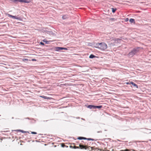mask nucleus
<instances>
[{"mask_svg":"<svg viewBox=\"0 0 151 151\" xmlns=\"http://www.w3.org/2000/svg\"><path fill=\"white\" fill-rule=\"evenodd\" d=\"M81 119H82L83 120H85V119H83V118H82Z\"/></svg>","mask_w":151,"mask_h":151,"instance_id":"2f4dec72","label":"nucleus"},{"mask_svg":"<svg viewBox=\"0 0 151 151\" xmlns=\"http://www.w3.org/2000/svg\"><path fill=\"white\" fill-rule=\"evenodd\" d=\"M40 44H41V45H44V43H43V42H40Z\"/></svg>","mask_w":151,"mask_h":151,"instance_id":"b1692460","label":"nucleus"},{"mask_svg":"<svg viewBox=\"0 0 151 151\" xmlns=\"http://www.w3.org/2000/svg\"><path fill=\"white\" fill-rule=\"evenodd\" d=\"M7 15L8 17H11V18H13V19H14V16H13V15H11V14H7Z\"/></svg>","mask_w":151,"mask_h":151,"instance_id":"dca6fc26","label":"nucleus"},{"mask_svg":"<svg viewBox=\"0 0 151 151\" xmlns=\"http://www.w3.org/2000/svg\"><path fill=\"white\" fill-rule=\"evenodd\" d=\"M12 119H14V117H12Z\"/></svg>","mask_w":151,"mask_h":151,"instance_id":"72a5a7b5","label":"nucleus"},{"mask_svg":"<svg viewBox=\"0 0 151 151\" xmlns=\"http://www.w3.org/2000/svg\"><path fill=\"white\" fill-rule=\"evenodd\" d=\"M142 48L140 47H136L134 48L128 54V56L129 58H132L134 55H136L139 52Z\"/></svg>","mask_w":151,"mask_h":151,"instance_id":"f257e3e1","label":"nucleus"},{"mask_svg":"<svg viewBox=\"0 0 151 151\" xmlns=\"http://www.w3.org/2000/svg\"><path fill=\"white\" fill-rule=\"evenodd\" d=\"M74 149L79 148V147H76V146H75L74 147Z\"/></svg>","mask_w":151,"mask_h":151,"instance_id":"bb28decb","label":"nucleus"},{"mask_svg":"<svg viewBox=\"0 0 151 151\" xmlns=\"http://www.w3.org/2000/svg\"><path fill=\"white\" fill-rule=\"evenodd\" d=\"M126 83L127 84V85H128V84H130V82H127Z\"/></svg>","mask_w":151,"mask_h":151,"instance_id":"393cba45","label":"nucleus"},{"mask_svg":"<svg viewBox=\"0 0 151 151\" xmlns=\"http://www.w3.org/2000/svg\"><path fill=\"white\" fill-rule=\"evenodd\" d=\"M12 1L15 3H17L19 2H21L22 0H13Z\"/></svg>","mask_w":151,"mask_h":151,"instance_id":"0eeeda50","label":"nucleus"},{"mask_svg":"<svg viewBox=\"0 0 151 151\" xmlns=\"http://www.w3.org/2000/svg\"><path fill=\"white\" fill-rule=\"evenodd\" d=\"M77 139H79V140L82 139H83V137H78V138Z\"/></svg>","mask_w":151,"mask_h":151,"instance_id":"4be33fe9","label":"nucleus"},{"mask_svg":"<svg viewBox=\"0 0 151 151\" xmlns=\"http://www.w3.org/2000/svg\"><path fill=\"white\" fill-rule=\"evenodd\" d=\"M68 18V15H64L62 17V19H65Z\"/></svg>","mask_w":151,"mask_h":151,"instance_id":"9b49d317","label":"nucleus"},{"mask_svg":"<svg viewBox=\"0 0 151 151\" xmlns=\"http://www.w3.org/2000/svg\"><path fill=\"white\" fill-rule=\"evenodd\" d=\"M121 151H128V150H124H124H122Z\"/></svg>","mask_w":151,"mask_h":151,"instance_id":"c756f323","label":"nucleus"},{"mask_svg":"<svg viewBox=\"0 0 151 151\" xmlns=\"http://www.w3.org/2000/svg\"><path fill=\"white\" fill-rule=\"evenodd\" d=\"M96 45L97 46V48H99L101 50H105L107 47V45L104 42L100 43H97L96 44Z\"/></svg>","mask_w":151,"mask_h":151,"instance_id":"f03ea898","label":"nucleus"},{"mask_svg":"<svg viewBox=\"0 0 151 151\" xmlns=\"http://www.w3.org/2000/svg\"><path fill=\"white\" fill-rule=\"evenodd\" d=\"M95 57H96V56L93 54L91 55L89 57V58H93Z\"/></svg>","mask_w":151,"mask_h":151,"instance_id":"2eb2a0df","label":"nucleus"},{"mask_svg":"<svg viewBox=\"0 0 151 151\" xmlns=\"http://www.w3.org/2000/svg\"><path fill=\"white\" fill-rule=\"evenodd\" d=\"M14 19H18L19 20H22V19L20 17H18L17 16H14Z\"/></svg>","mask_w":151,"mask_h":151,"instance_id":"6e6552de","label":"nucleus"},{"mask_svg":"<svg viewBox=\"0 0 151 151\" xmlns=\"http://www.w3.org/2000/svg\"><path fill=\"white\" fill-rule=\"evenodd\" d=\"M122 40L119 38H117L115 39V42L116 43H120Z\"/></svg>","mask_w":151,"mask_h":151,"instance_id":"20e7f679","label":"nucleus"},{"mask_svg":"<svg viewBox=\"0 0 151 151\" xmlns=\"http://www.w3.org/2000/svg\"><path fill=\"white\" fill-rule=\"evenodd\" d=\"M79 147L81 149H86L87 148H85V147L83 145H82L81 144L79 145Z\"/></svg>","mask_w":151,"mask_h":151,"instance_id":"9d476101","label":"nucleus"},{"mask_svg":"<svg viewBox=\"0 0 151 151\" xmlns=\"http://www.w3.org/2000/svg\"><path fill=\"white\" fill-rule=\"evenodd\" d=\"M18 23H20V22H18Z\"/></svg>","mask_w":151,"mask_h":151,"instance_id":"f704fd0d","label":"nucleus"},{"mask_svg":"<svg viewBox=\"0 0 151 151\" xmlns=\"http://www.w3.org/2000/svg\"><path fill=\"white\" fill-rule=\"evenodd\" d=\"M102 107V106H95V109H100Z\"/></svg>","mask_w":151,"mask_h":151,"instance_id":"f8f14e48","label":"nucleus"},{"mask_svg":"<svg viewBox=\"0 0 151 151\" xmlns=\"http://www.w3.org/2000/svg\"><path fill=\"white\" fill-rule=\"evenodd\" d=\"M87 138L83 137V139L87 140Z\"/></svg>","mask_w":151,"mask_h":151,"instance_id":"a878e982","label":"nucleus"},{"mask_svg":"<svg viewBox=\"0 0 151 151\" xmlns=\"http://www.w3.org/2000/svg\"><path fill=\"white\" fill-rule=\"evenodd\" d=\"M110 20L113 21H116V19H115L114 18H111L110 19Z\"/></svg>","mask_w":151,"mask_h":151,"instance_id":"412c9836","label":"nucleus"},{"mask_svg":"<svg viewBox=\"0 0 151 151\" xmlns=\"http://www.w3.org/2000/svg\"><path fill=\"white\" fill-rule=\"evenodd\" d=\"M56 51H59L60 50H67V49L66 48L57 47H56Z\"/></svg>","mask_w":151,"mask_h":151,"instance_id":"7ed1b4c3","label":"nucleus"},{"mask_svg":"<svg viewBox=\"0 0 151 151\" xmlns=\"http://www.w3.org/2000/svg\"><path fill=\"white\" fill-rule=\"evenodd\" d=\"M97 132L98 133H99V132H101H101H102V131H98V132Z\"/></svg>","mask_w":151,"mask_h":151,"instance_id":"c85d7f7f","label":"nucleus"},{"mask_svg":"<svg viewBox=\"0 0 151 151\" xmlns=\"http://www.w3.org/2000/svg\"><path fill=\"white\" fill-rule=\"evenodd\" d=\"M32 61L36 60L35 59H32Z\"/></svg>","mask_w":151,"mask_h":151,"instance_id":"7c9ffc66","label":"nucleus"},{"mask_svg":"<svg viewBox=\"0 0 151 151\" xmlns=\"http://www.w3.org/2000/svg\"><path fill=\"white\" fill-rule=\"evenodd\" d=\"M129 21L131 23H135V20L134 19H129Z\"/></svg>","mask_w":151,"mask_h":151,"instance_id":"ddd939ff","label":"nucleus"},{"mask_svg":"<svg viewBox=\"0 0 151 151\" xmlns=\"http://www.w3.org/2000/svg\"><path fill=\"white\" fill-rule=\"evenodd\" d=\"M112 12L113 13H114L116 10V9H114V8H112Z\"/></svg>","mask_w":151,"mask_h":151,"instance_id":"6ab92c4d","label":"nucleus"},{"mask_svg":"<svg viewBox=\"0 0 151 151\" xmlns=\"http://www.w3.org/2000/svg\"><path fill=\"white\" fill-rule=\"evenodd\" d=\"M87 140H92V141L94 140V139H93L90 138H87Z\"/></svg>","mask_w":151,"mask_h":151,"instance_id":"aec40b11","label":"nucleus"},{"mask_svg":"<svg viewBox=\"0 0 151 151\" xmlns=\"http://www.w3.org/2000/svg\"><path fill=\"white\" fill-rule=\"evenodd\" d=\"M30 2V1L28 0H22L21 3H28Z\"/></svg>","mask_w":151,"mask_h":151,"instance_id":"1a4fd4ad","label":"nucleus"},{"mask_svg":"<svg viewBox=\"0 0 151 151\" xmlns=\"http://www.w3.org/2000/svg\"><path fill=\"white\" fill-rule=\"evenodd\" d=\"M31 133L33 134H37V132H31Z\"/></svg>","mask_w":151,"mask_h":151,"instance_id":"5701e85b","label":"nucleus"},{"mask_svg":"<svg viewBox=\"0 0 151 151\" xmlns=\"http://www.w3.org/2000/svg\"><path fill=\"white\" fill-rule=\"evenodd\" d=\"M129 20V19L128 18H126L125 19L126 21H127Z\"/></svg>","mask_w":151,"mask_h":151,"instance_id":"cd10ccee","label":"nucleus"},{"mask_svg":"<svg viewBox=\"0 0 151 151\" xmlns=\"http://www.w3.org/2000/svg\"><path fill=\"white\" fill-rule=\"evenodd\" d=\"M43 41L44 42H45L46 44H49V41H47V40H43Z\"/></svg>","mask_w":151,"mask_h":151,"instance_id":"a211bd4d","label":"nucleus"},{"mask_svg":"<svg viewBox=\"0 0 151 151\" xmlns=\"http://www.w3.org/2000/svg\"><path fill=\"white\" fill-rule=\"evenodd\" d=\"M130 84L132 85L134 87H135L136 88H138V87L137 85L135 83H134L132 81L130 82Z\"/></svg>","mask_w":151,"mask_h":151,"instance_id":"423d86ee","label":"nucleus"},{"mask_svg":"<svg viewBox=\"0 0 151 151\" xmlns=\"http://www.w3.org/2000/svg\"><path fill=\"white\" fill-rule=\"evenodd\" d=\"M40 97H42V98L44 99H48L49 98L48 97H47V96H40Z\"/></svg>","mask_w":151,"mask_h":151,"instance_id":"f3484780","label":"nucleus"},{"mask_svg":"<svg viewBox=\"0 0 151 151\" xmlns=\"http://www.w3.org/2000/svg\"><path fill=\"white\" fill-rule=\"evenodd\" d=\"M94 107H95V105H88V106H87V108H89L90 109H95Z\"/></svg>","mask_w":151,"mask_h":151,"instance_id":"39448f33","label":"nucleus"},{"mask_svg":"<svg viewBox=\"0 0 151 151\" xmlns=\"http://www.w3.org/2000/svg\"><path fill=\"white\" fill-rule=\"evenodd\" d=\"M23 59L26 60H28L27 59Z\"/></svg>","mask_w":151,"mask_h":151,"instance_id":"473e14b6","label":"nucleus"},{"mask_svg":"<svg viewBox=\"0 0 151 151\" xmlns=\"http://www.w3.org/2000/svg\"><path fill=\"white\" fill-rule=\"evenodd\" d=\"M16 131H17L23 133H26L27 132L29 133V132H26V131H24L22 130H17Z\"/></svg>","mask_w":151,"mask_h":151,"instance_id":"4468645a","label":"nucleus"}]
</instances>
